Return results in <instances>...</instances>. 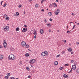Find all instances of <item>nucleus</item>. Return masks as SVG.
Instances as JSON below:
<instances>
[{
    "label": "nucleus",
    "instance_id": "1",
    "mask_svg": "<svg viewBox=\"0 0 79 79\" xmlns=\"http://www.w3.org/2000/svg\"><path fill=\"white\" fill-rule=\"evenodd\" d=\"M15 59V56L13 54H11L8 57V59L10 60H14Z\"/></svg>",
    "mask_w": 79,
    "mask_h": 79
},
{
    "label": "nucleus",
    "instance_id": "2",
    "mask_svg": "<svg viewBox=\"0 0 79 79\" xmlns=\"http://www.w3.org/2000/svg\"><path fill=\"white\" fill-rule=\"evenodd\" d=\"M41 55L42 56H48V52L47 51H45L44 52H43L42 53Z\"/></svg>",
    "mask_w": 79,
    "mask_h": 79
},
{
    "label": "nucleus",
    "instance_id": "3",
    "mask_svg": "<svg viewBox=\"0 0 79 79\" xmlns=\"http://www.w3.org/2000/svg\"><path fill=\"white\" fill-rule=\"evenodd\" d=\"M10 29V28H9V27L8 26H4V29L3 30L4 31L6 32L7 31H9Z\"/></svg>",
    "mask_w": 79,
    "mask_h": 79
},
{
    "label": "nucleus",
    "instance_id": "4",
    "mask_svg": "<svg viewBox=\"0 0 79 79\" xmlns=\"http://www.w3.org/2000/svg\"><path fill=\"white\" fill-rule=\"evenodd\" d=\"M56 11H56L54 12V13L55 14V15H58V13H60V9H57L56 10Z\"/></svg>",
    "mask_w": 79,
    "mask_h": 79
},
{
    "label": "nucleus",
    "instance_id": "5",
    "mask_svg": "<svg viewBox=\"0 0 79 79\" xmlns=\"http://www.w3.org/2000/svg\"><path fill=\"white\" fill-rule=\"evenodd\" d=\"M35 62V59H32L30 61V63L31 64H33Z\"/></svg>",
    "mask_w": 79,
    "mask_h": 79
},
{
    "label": "nucleus",
    "instance_id": "6",
    "mask_svg": "<svg viewBox=\"0 0 79 79\" xmlns=\"http://www.w3.org/2000/svg\"><path fill=\"white\" fill-rule=\"evenodd\" d=\"M21 44L23 47H25L26 45V43L24 41H22V42Z\"/></svg>",
    "mask_w": 79,
    "mask_h": 79
},
{
    "label": "nucleus",
    "instance_id": "7",
    "mask_svg": "<svg viewBox=\"0 0 79 79\" xmlns=\"http://www.w3.org/2000/svg\"><path fill=\"white\" fill-rule=\"evenodd\" d=\"M4 42L3 43V45H4V48H6V40H4Z\"/></svg>",
    "mask_w": 79,
    "mask_h": 79
},
{
    "label": "nucleus",
    "instance_id": "8",
    "mask_svg": "<svg viewBox=\"0 0 79 79\" xmlns=\"http://www.w3.org/2000/svg\"><path fill=\"white\" fill-rule=\"evenodd\" d=\"M23 30H22V31L23 32H26L27 31V29L25 28H23Z\"/></svg>",
    "mask_w": 79,
    "mask_h": 79
},
{
    "label": "nucleus",
    "instance_id": "9",
    "mask_svg": "<svg viewBox=\"0 0 79 79\" xmlns=\"http://www.w3.org/2000/svg\"><path fill=\"white\" fill-rule=\"evenodd\" d=\"M72 69H73L74 70H75L76 69V66L75 65H72Z\"/></svg>",
    "mask_w": 79,
    "mask_h": 79
},
{
    "label": "nucleus",
    "instance_id": "10",
    "mask_svg": "<svg viewBox=\"0 0 79 79\" xmlns=\"http://www.w3.org/2000/svg\"><path fill=\"white\" fill-rule=\"evenodd\" d=\"M3 55H0V60H3Z\"/></svg>",
    "mask_w": 79,
    "mask_h": 79
},
{
    "label": "nucleus",
    "instance_id": "11",
    "mask_svg": "<svg viewBox=\"0 0 79 79\" xmlns=\"http://www.w3.org/2000/svg\"><path fill=\"white\" fill-rule=\"evenodd\" d=\"M63 76L65 78H66V77H68V76L66 74H64L63 75Z\"/></svg>",
    "mask_w": 79,
    "mask_h": 79
},
{
    "label": "nucleus",
    "instance_id": "12",
    "mask_svg": "<svg viewBox=\"0 0 79 79\" xmlns=\"http://www.w3.org/2000/svg\"><path fill=\"white\" fill-rule=\"evenodd\" d=\"M40 34H43V33H44V31H43V30L42 29H41L40 30Z\"/></svg>",
    "mask_w": 79,
    "mask_h": 79
},
{
    "label": "nucleus",
    "instance_id": "13",
    "mask_svg": "<svg viewBox=\"0 0 79 79\" xmlns=\"http://www.w3.org/2000/svg\"><path fill=\"white\" fill-rule=\"evenodd\" d=\"M67 50H68V51H69V52H72L73 51V49L71 48L68 49Z\"/></svg>",
    "mask_w": 79,
    "mask_h": 79
},
{
    "label": "nucleus",
    "instance_id": "14",
    "mask_svg": "<svg viewBox=\"0 0 79 79\" xmlns=\"http://www.w3.org/2000/svg\"><path fill=\"white\" fill-rule=\"evenodd\" d=\"M54 63L55 65H57V64H58V62H57V61H55L54 62Z\"/></svg>",
    "mask_w": 79,
    "mask_h": 79
},
{
    "label": "nucleus",
    "instance_id": "15",
    "mask_svg": "<svg viewBox=\"0 0 79 79\" xmlns=\"http://www.w3.org/2000/svg\"><path fill=\"white\" fill-rule=\"evenodd\" d=\"M54 7H56L57 6V5L55 3H52Z\"/></svg>",
    "mask_w": 79,
    "mask_h": 79
},
{
    "label": "nucleus",
    "instance_id": "16",
    "mask_svg": "<svg viewBox=\"0 0 79 79\" xmlns=\"http://www.w3.org/2000/svg\"><path fill=\"white\" fill-rule=\"evenodd\" d=\"M33 34H34V35H37V33H36L35 30L34 32L33 33Z\"/></svg>",
    "mask_w": 79,
    "mask_h": 79
},
{
    "label": "nucleus",
    "instance_id": "17",
    "mask_svg": "<svg viewBox=\"0 0 79 79\" xmlns=\"http://www.w3.org/2000/svg\"><path fill=\"white\" fill-rule=\"evenodd\" d=\"M26 56H29V53H27L25 55Z\"/></svg>",
    "mask_w": 79,
    "mask_h": 79
},
{
    "label": "nucleus",
    "instance_id": "18",
    "mask_svg": "<svg viewBox=\"0 0 79 79\" xmlns=\"http://www.w3.org/2000/svg\"><path fill=\"white\" fill-rule=\"evenodd\" d=\"M76 72L77 73H79V69H78L76 70Z\"/></svg>",
    "mask_w": 79,
    "mask_h": 79
},
{
    "label": "nucleus",
    "instance_id": "19",
    "mask_svg": "<svg viewBox=\"0 0 79 79\" xmlns=\"http://www.w3.org/2000/svg\"><path fill=\"white\" fill-rule=\"evenodd\" d=\"M47 25L48 27H50V26H51L50 23H48V24H47Z\"/></svg>",
    "mask_w": 79,
    "mask_h": 79
},
{
    "label": "nucleus",
    "instance_id": "20",
    "mask_svg": "<svg viewBox=\"0 0 79 79\" xmlns=\"http://www.w3.org/2000/svg\"><path fill=\"white\" fill-rule=\"evenodd\" d=\"M48 15H49V16H52V12H49L48 13Z\"/></svg>",
    "mask_w": 79,
    "mask_h": 79
},
{
    "label": "nucleus",
    "instance_id": "21",
    "mask_svg": "<svg viewBox=\"0 0 79 79\" xmlns=\"http://www.w3.org/2000/svg\"><path fill=\"white\" fill-rule=\"evenodd\" d=\"M19 28L18 27H17L16 29V31H19Z\"/></svg>",
    "mask_w": 79,
    "mask_h": 79
},
{
    "label": "nucleus",
    "instance_id": "22",
    "mask_svg": "<svg viewBox=\"0 0 79 79\" xmlns=\"http://www.w3.org/2000/svg\"><path fill=\"white\" fill-rule=\"evenodd\" d=\"M65 66H69V64H65L64 65Z\"/></svg>",
    "mask_w": 79,
    "mask_h": 79
},
{
    "label": "nucleus",
    "instance_id": "23",
    "mask_svg": "<svg viewBox=\"0 0 79 79\" xmlns=\"http://www.w3.org/2000/svg\"><path fill=\"white\" fill-rule=\"evenodd\" d=\"M29 47V45H27L26 46V48H28Z\"/></svg>",
    "mask_w": 79,
    "mask_h": 79
},
{
    "label": "nucleus",
    "instance_id": "24",
    "mask_svg": "<svg viewBox=\"0 0 79 79\" xmlns=\"http://www.w3.org/2000/svg\"><path fill=\"white\" fill-rule=\"evenodd\" d=\"M35 6L36 7V8H38V7H39V6L37 4H36Z\"/></svg>",
    "mask_w": 79,
    "mask_h": 79
},
{
    "label": "nucleus",
    "instance_id": "25",
    "mask_svg": "<svg viewBox=\"0 0 79 79\" xmlns=\"http://www.w3.org/2000/svg\"><path fill=\"white\" fill-rule=\"evenodd\" d=\"M6 18V20H8V19H9V17H6V18Z\"/></svg>",
    "mask_w": 79,
    "mask_h": 79
},
{
    "label": "nucleus",
    "instance_id": "26",
    "mask_svg": "<svg viewBox=\"0 0 79 79\" xmlns=\"http://www.w3.org/2000/svg\"><path fill=\"white\" fill-rule=\"evenodd\" d=\"M6 6V3H5L4 4V5H3V7H5V6Z\"/></svg>",
    "mask_w": 79,
    "mask_h": 79
},
{
    "label": "nucleus",
    "instance_id": "27",
    "mask_svg": "<svg viewBox=\"0 0 79 79\" xmlns=\"http://www.w3.org/2000/svg\"><path fill=\"white\" fill-rule=\"evenodd\" d=\"M10 73H7V76H10Z\"/></svg>",
    "mask_w": 79,
    "mask_h": 79
},
{
    "label": "nucleus",
    "instance_id": "28",
    "mask_svg": "<svg viewBox=\"0 0 79 79\" xmlns=\"http://www.w3.org/2000/svg\"><path fill=\"white\" fill-rule=\"evenodd\" d=\"M44 21L45 23H47V20H46V19L44 20Z\"/></svg>",
    "mask_w": 79,
    "mask_h": 79
},
{
    "label": "nucleus",
    "instance_id": "29",
    "mask_svg": "<svg viewBox=\"0 0 79 79\" xmlns=\"http://www.w3.org/2000/svg\"><path fill=\"white\" fill-rule=\"evenodd\" d=\"M71 69V70L70 71L68 72V73L69 74V73H71V71H72V69Z\"/></svg>",
    "mask_w": 79,
    "mask_h": 79
},
{
    "label": "nucleus",
    "instance_id": "30",
    "mask_svg": "<svg viewBox=\"0 0 79 79\" xmlns=\"http://www.w3.org/2000/svg\"><path fill=\"white\" fill-rule=\"evenodd\" d=\"M5 77L6 79H8V77H9L8 76H5Z\"/></svg>",
    "mask_w": 79,
    "mask_h": 79
},
{
    "label": "nucleus",
    "instance_id": "31",
    "mask_svg": "<svg viewBox=\"0 0 79 79\" xmlns=\"http://www.w3.org/2000/svg\"><path fill=\"white\" fill-rule=\"evenodd\" d=\"M59 69L60 70H62L63 69V67L60 68Z\"/></svg>",
    "mask_w": 79,
    "mask_h": 79
},
{
    "label": "nucleus",
    "instance_id": "32",
    "mask_svg": "<svg viewBox=\"0 0 79 79\" xmlns=\"http://www.w3.org/2000/svg\"><path fill=\"white\" fill-rule=\"evenodd\" d=\"M16 14L17 16H19V13H18V12H17L16 13Z\"/></svg>",
    "mask_w": 79,
    "mask_h": 79
},
{
    "label": "nucleus",
    "instance_id": "33",
    "mask_svg": "<svg viewBox=\"0 0 79 79\" xmlns=\"http://www.w3.org/2000/svg\"><path fill=\"white\" fill-rule=\"evenodd\" d=\"M3 46L0 44V48H2Z\"/></svg>",
    "mask_w": 79,
    "mask_h": 79
},
{
    "label": "nucleus",
    "instance_id": "34",
    "mask_svg": "<svg viewBox=\"0 0 79 79\" xmlns=\"http://www.w3.org/2000/svg\"><path fill=\"white\" fill-rule=\"evenodd\" d=\"M10 79H15V77H11Z\"/></svg>",
    "mask_w": 79,
    "mask_h": 79
},
{
    "label": "nucleus",
    "instance_id": "35",
    "mask_svg": "<svg viewBox=\"0 0 79 79\" xmlns=\"http://www.w3.org/2000/svg\"><path fill=\"white\" fill-rule=\"evenodd\" d=\"M62 54H64V53H65V52L64 51H63L62 52Z\"/></svg>",
    "mask_w": 79,
    "mask_h": 79
},
{
    "label": "nucleus",
    "instance_id": "36",
    "mask_svg": "<svg viewBox=\"0 0 79 79\" xmlns=\"http://www.w3.org/2000/svg\"><path fill=\"white\" fill-rule=\"evenodd\" d=\"M71 32L70 31H67V33H68L69 34V33H71Z\"/></svg>",
    "mask_w": 79,
    "mask_h": 79
},
{
    "label": "nucleus",
    "instance_id": "37",
    "mask_svg": "<svg viewBox=\"0 0 79 79\" xmlns=\"http://www.w3.org/2000/svg\"><path fill=\"white\" fill-rule=\"evenodd\" d=\"M22 6L21 5H19V8H21V7Z\"/></svg>",
    "mask_w": 79,
    "mask_h": 79
},
{
    "label": "nucleus",
    "instance_id": "38",
    "mask_svg": "<svg viewBox=\"0 0 79 79\" xmlns=\"http://www.w3.org/2000/svg\"><path fill=\"white\" fill-rule=\"evenodd\" d=\"M64 43H66V40H64Z\"/></svg>",
    "mask_w": 79,
    "mask_h": 79
},
{
    "label": "nucleus",
    "instance_id": "39",
    "mask_svg": "<svg viewBox=\"0 0 79 79\" xmlns=\"http://www.w3.org/2000/svg\"><path fill=\"white\" fill-rule=\"evenodd\" d=\"M44 0H42L41 1V3H43V2H44Z\"/></svg>",
    "mask_w": 79,
    "mask_h": 79
},
{
    "label": "nucleus",
    "instance_id": "40",
    "mask_svg": "<svg viewBox=\"0 0 79 79\" xmlns=\"http://www.w3.org/2000/svg\"><path fill=\"white\" fill-rule=\"evenodd\" d=\"M27 70H28V71L29 70V68L27 67Z\"/></svg>",
    "mask_w": 79,
    "mask_h": 79
},
{
    "label": "nucleus",
    "instance_id": "41",
    "mask_svg": "<svg viewBox=\"0 0 79 79\" xmlns=\"http://www.w3.org/2000/svg\"><path fill=\"white\" fill-rule=\"evenodd\" d=\"M71 63H73L74 62V60H72L71 61Z\"/></svg>",
    "mask_w": 79,
    "mask_h": 79
},
{
    "label": "nucleus",
    "instance_id": "42",
    "mask_svg": "<svg viewBox=\"0 0 79 79\" xmlns=\"http://www.w3.org/2000/svg\"><path fill=\"white\" fill-rule=\"evenodd\" d=\"M74 27H75V25H74L73 26V29H74Z\"/></svg>",
    "mask_w": 79,
    "mask_h": 79
},
{
    "label": "nucleus",
    "instance_id": "43",
    "mask_svg": "<svg viewBox=\"0 0 79 79\" xmlns=\"http://www.w3.org/2000/svg\"><path fill=\"white\" fill-rule=\"evenodd\" d=\"M72 15H73V16H74L75 14H74L73 13H72Z\"/></svg>",
    "mask_w": 79,
    "mask_h": 79
},
{
    "label": "nucleus",
    "instance_id": "44",
    "mask_svg": "<svg viewBox=\"0 0 79 79\" xmlns=\"http://www.w3.org/2000/svg\"><path fill=\"white\" fill-rule=\"evenodd\" d=\"M76 44H79V42H77L76 43Z\"/></svg>",
    "mask_w": 79,
    "mask_h": 79
},
{
    "label": "nucleus",
    "instance_id": "45",
    "mask_svg": "<svg viewBox=\"0 0 79 79\" xmlns=\"http://www.w3.org/2000/svg\"><path fill=\"white\" fill-rule=\"evenodd\" d=\"M59 56H60L59 55H57V56H56L57 58H58V57H59Z\"/></svg>",
    "mask_w": 79,
    "mask_h": 79
},
{
    "label": "nucleus",
    "instance_id": "46",
    "mask_svg": "<svg viewBox=\"0 0 79 79\" xmlns=\"http://www.w3.org/2000/svg\"><path fill=\"white\" fill-rule=\"evenodd\" d=\"M36 37H37V36L36 35H35V36H34L35 39H36Z\"/></svg>",
    "mask_w": 79,
    "mask_h": 79
},
{
    "label": "nucleus",
    "instance_id": "47",
    "mask_svg": "<svg viewBox=\"0 0 79 79\" xmlns=\"http://www.w3.org/2000/svg\"><path fill=\"white\" fill-rule=\"evenodd\" d=\"M41 11H43V12H44V10L42 9Z\"/></svg>",
    "mask_w": 79,
    "mask_h": 79
},
{
    "label": "nucleus",
    "instance_id": "48",
    "mask_svg": "<svg viewBox=\"0 0 79 79\" xmlns=\"http://www.w3.org/2000/svg\"><path fill=\"white\" fill-rule=\"evenodd\" d=\"M2 3H3V1H2L1 3V5H2Z\"/></svg>",
    "mask_w": 79,
    "mask_h": 79
},
{
    "label": "nucleus",
    "instance_id": "49",
    "mask_svg": "<svg viewBox=\"0 0 79 79\" xmlns=\"http://www.w3.org/2000/svg\"><path fill=\"white\" fill-rule=\"evenodd\" d=\"M49 20L50 21H52V19H50Z\"/></svg>",
    "mask_w": 79,
    "mask_h": 79
},
{
    "label": "nucleus",
    "instance_id": "50",
    "mask_svg": "<svg viewBox=\"0 0 79 79\" xmlns=\"http://www.w3.org/2000/svg\"><path fill=\"white\" fill-rule=\"evenodd\" d=\"M28 78H30L31 77V76L30 75L28 76Z\"/></svg>",
    "mask_w": 79,
    "mask_h": 79
},
{
    "label": "nucleus",
    "instance_id": "51",
    "mask_svg": "<svg viewBox=\"0 0 79 79\" xmlns=\"http://www.w3.org/2000/svg\"><path fill=\"white\" fill-rule=\"evenodd\" d=\"M71 55H73V52H71Z\"/></svg>",
    "mask_w": 79,
    "mask_h": 79
},
{
    "label": "nucleus",
    "instance_id": "52",
    "mask_svg": "<svg viewBox=\"0 0 79 79\" xmlns=\"http://www.w3.org/2000/svg\"><path fill=\"white\" fill-rule=\"evenodd\" d=\"M50 6H53V5L52 4H51L50 5Z\"/></svg>",
    "mask_w": 79,
    "mask_h": 79
},
{
    "label": "nucleus",
    "instance_id": "53",
    "mask_svg": "<svg viewBox=\"0 0 79 79\" xmlns=\"http://www.w3.org/2000/svg\"><path fill=\"white\" fill-rule=\"evenodd\" d=\"M24 27H27V26L26 25H25L24 26Z\"/></svg>",
    "mask_w": 79,
    "mask_h": 79
},
{
    "label": "nucleus",
    "instance_id": "54",
    "mask_svg": "<svg viewBox=\"0 0 79 79\" xmlns=\"http://www.w3.org/2000/svg\"><path fill=\"white\" fill-rule=\"evenodd\" d=\"M56 2H59L58 0H56Z\"/></svg>",
    "mask_w": 79,
    "mask_h": 79
},
{
    "label": "nucleus",
    "instance_id": "55",
    "mask_svg": "<svg viewBox=\"0 0 79 79\" xmlns=\"http://www.w3.org/2000/svg\"><path fill=\"white\" fill-rule=\"evenodd\" d=\"M49 32H51V30H49Z\"/></svg>",
    "mask_w": 79,
    "mask_h": 79
},
{
    "label": "nucleus",
    "instance_id": "56",
    "mask_svg": "<svg viewBox=\"0 0 79 79\" xmlns=\"http://www.w3.org/2000/svg\"><path fill=\"white\" fill-rule=\"evenodd\" d=\"M5 16H7V15H6V14H5Z\"/></svg>",
    "mask_w": 79,
    "mask_h": 79
},
{
    "label": "nucleus",
    "instance_id": "57",
    "mask_svg": "<svg viewBox=\"0 0 79 79\" xmlns=\"http://www.w3.org/2000/svg\"><path fill=\"white\" fill-rule=\"evenodd\" d=\"M59 30L57 31V32H59Z\"/></svg>",
    "mask_w": 79,
    "mask_h": 79
},
{
    "label": "nucleus",
    "instance_id": "58",
    "mask_svg": "<svg viewBox=\"0 0 79 79\" xmlns=\"http://www.w3.org/2000/svg\"><path fill=\"white\" fill-rule=\"evenodd\" d=\"M23 13H24V14H25V11H24V12H23Z\"/></svg>",
    "mask_w": 79,
    "mask_h": 79
},
{
    "label": "nucleus",
    "instance_id": "59",
    "mask_svg": "<svg viewBox=\"0 0 79 79\" xmlns=\"http://www.w3.org/2000/svg\"><path fill=\"white\" fill-rule=\"evenodd\" d=\"M31 67L32 68H33V66L31 65Z\"/></svg>",
    "mask_w": 79,
    "mask_h": 79
},
{
    "label": "nucleus",
    "instance_id": "60",
    "mask_svg": "<svg viewBox=\"0 0 79 79\" xmlns=\"http://www.w3.org/2000/svg\"><path fill=\"white\" fill-rule=\"evenodd\" d=\"M77 25H79V23H77Z\"/></svg>",
    "mask_w": 79,
    "mask_h": 79
},
{
    "label": "nucleus",
    "instance_id": "61",
    "mask_svg": "<svg viewBox=\"0 0 79 79\" xmlns=\"http://www.w3.org/2000/svg\"><path fill=\"white\" fill-rule=\"evenodd\" d=\"M29 0V1H30V2H31V1H32V0Z\"/></svg>",
    "mask_w": 79,
    "mask_h": 79
},
{
    "label": "nucleus",
    "instance_id": "62",
    "mask_svg": "<svg viewBox=\"0 0 79 79\" xmlns=\"http://www.w3.org/2000/svg\"><path fill=\"white\" fill-rule=\"evenodd\" d=\"M70 23H73V22H70Z\"/></svg>",
    "mask_w": 79,
    "mask_h": 79
},
{
    "label": "nucleus",
    "instance_id": "63",
    "mask_svg": "<svg viewBox=\"0 0 79 79\" xmlns=\"http://www.w3.org/2000/svg\"><path fill=\"white\" fill-rule=\"evenodd\" d=\"M15 16H16V15H15Z\"/></svg>",
    "mask_w": 79,
    "mask_h": 79
},
{
    "label": "nucleus",
    "instance_id": "64",
    "mask_svg": "<svg viewBox=\"0 0 79 79\" xmlns=\"http://www.w3.org/2000/svg\"><path fill=\"white\" fill-rule=\"evenodd\" d=\"M67 29H68V26H67Z\"/></svg>",
    "mask_w": 79,
    "mask_h": 79
}]
</instances>
